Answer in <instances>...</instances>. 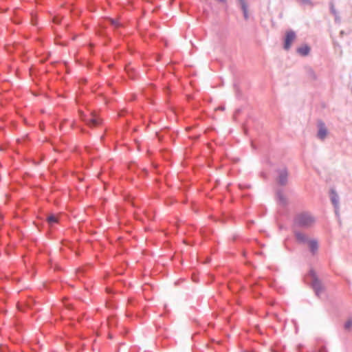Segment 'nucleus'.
<instances>
[{
    "label": "nucleus",
    "instance_id": "nucleus-1",
    "mask_svg": "<svg viewBox=\"0 0 352 352\" xmlns=\"http://www.w3.org/2000/svg\"><path fill=\"white\" fill-rule=\"evenodd\" d=\"M314 221V218L311 214L307 213L299 214L296 219V223L301 227H309Z\"/></svg>",
    "mask_w": 352,
    "mask_h": 352
},
{
    "label": "nucleus",
    "instance_id": "nucleus-2",
    "mask_svg": "<svg viewBox=\"0 0 352 352\" xmlns=\"http://www.w3.org/2000/svg\"><path fill=\"white\" fill-rule=\"evenodd\" d=\"M296 38V34L293 31H289L286 33L284 48L285 50H289L293 43V41Z\"/></svg>",
    "mask_w": 352,
    "mask_h": 352
},
{
    "label": "nucleus",
    "instance_id": "nucleus-3",
    "mask_svg": "<svg viewBox=\"0 0 352 352\" xmlns=\"http://www.w3.org/2000/svg\"><path fill=\"white\" fill-rule=\"evenodd\" d=\"M81 118L90 127H96L100 124V119L96 114L92 113L91 118L89 119H85L82 116Z\"/></svg>",
    "mask_w": 352,
    "mask_h": 352
},
{
    "label": "nucleus",
    "instance_id": "nucleus-4",
    "mask_svg": "<svg viewBox=\"0 0 352 352\" xmlns=\"http://www.w3.org/2000/svg\"><path fill=\"white\" fill-rule=\"evenodd\" d=\"M327 129L324 124L323 122H319L318 137L321 140H324L327 137Z\"/></svg>",
    "mask_w": 352,
    "mask_h": 352
},
{
    "label": "nucleus",
    "instance_id": "nucleus-5",
    "mask_svg": "<svg viewBox=\"0 0 352 352\" xmlns=\"http://www.w3.org/2000/svg\"><path fill=\"white\" fill-rule=\"evenodd\" d=\"M287 179V173L285 170L282 171L278 177V181L281 185H285L286 184Z\"/></svg>",
    "mask_w": 352,
    "mask_h": 352
},
{
    "label": "nucleus",
    "instance_id": "nucleus-6",
    "mask_svg": "<svg viewBox=\"0 0 352 352\" xmlns=\"http://www.w3.org/2000/svg\"><path fill=\"white\" fill-rule=\"evenodd\" d=\"M298 52L302 55V56H306L309 53V51H310V48L309 46L307 45H303L300 47H299L298 50H297Z\"/></svg>",
    "mask_w": 352,
    "mask_h": 352
},
{
    "label": "nucleus",
    "instance_id": "nucleus-7",
    "mask_svg": "<svg viewBox=\"0 0 352 352\" xmlns=\"http://www.w3.org/2000/svg\"><path fill=\"white\" fill-rule=\"evenodd\" d=\"M241 6L245 19H248V6L244 0H241Z\"/></svg>",
    "mask_w": 352,
    "mask_h": 352
},
{
    "label": "nucleus",
    "instance_id": "nucleus-8",
    "mask_svg": "<svg viewBox=\"0 0 352 352\" xmlns=\"http://www.w3.org/2000/svg\"><path fill=\"white\" fill-rule=\"evenodd\" d=\"M309 247L310 248V250L315 253L316 250H318V243L316 241L311 240L309 241Z\"/></svg>",
    "mask_w": 352,
    "mask_h": 352
},
{
    "label": "nucleus",
    "instance_id": "nucleus-9",
    "mask_svg": "<svg viewBox=\"0 0 352 352\" xmlns=\"http://www.w3.org/2000/svg\"><path fill=\"white\" fill-rule=\"evenodd\" d=\"M47 221L49 224L52 225L53 223H58V217L56 215L51 214L47 218Z\"/></svg>",
    "mask_w": 352,
    "mask_h": 352
},
{
    "label": "nucleus",
    "instance_id": "nucleus-10",
    "mask_svg": "<svg viewBox=\"0 0 352 352\" xmlns=\"http://www.w3.org/2000/svg\"><path fill=\"white\" fill-rule=\"evenodd\" d=\"M313 287L315 289L316 294L318 295L319 292L322 289V285L320 283L318 280H315L313 283Z\"/></svg>",
    "mask_w": 352,
    "mask_h": 352
},
{
    "label": "nucleus",
    "instance_id": "nucleus-11",
    "mask_svg": "<svg viewBox=\"0 0 352 352\" xmlns=\"http://www.w3.org/2000/svg\"><path fill=\"white\" fill-rule=\"evenodd\" d=\"M331 199L335 206L338 205V195L334 190H331Z\"/></svg>",
    "mask_w": 352,
    "mask_h": 352
},
{
    "label": "nucleus",
    "instance_id": "nucleus-12",
    "mask_svg": "<svg viewBox=\"0 0 352 352\" xmlns=\"http://www.w3.org/2000/svg\"><path fill=\"white\" fill-rule=\"evenodd\" d=\"M296 236L297 240L299 241H301V242L305 241V239H306L305 236L303 234L300 233V232H297L296 234Z\"/></svg>",
    "mask_w": 352,
    "mask_h": 352
},
{
    "label": "nucleus",
    "instance_id": "nucleus-13",
    "mask_svg": "<svg viewBox=\"0 0 352 352\" xmlns=\"http://www.w3.org/2000/svg\"><path fill=\"white\" fill-rule=\"evenodd\" d=\"M345 329H351V327H352V322L351 321H347L346 323H345Z\"/></svg>",
    "mask_w": 352,
    "mask_h": 352
},
{
    "label": "nucleus",
    "instance_id": "nucleus-14",
    "mask_svg": "<svg viewBox=\"0 0 352 352\" xmlns=\"http://www.w3.org/2000/svg\"><path fill=\"white\" fill-rule=\"evenodd\" d=\"M110 21H111V23L113 25H116V26H118V21H117L113 20V19H111Z\"/></svg>",
    "mask_w": 352,
    "mask_h": 352
}]
</instances>
